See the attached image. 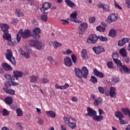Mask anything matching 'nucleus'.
Segmentation results:
<instances>
[{
    "instance_id": "obj_15",
    "label": "nucleus",
    "mask_w": 130,
    "mask_h": 130,
    "mask_svg": "<svg viewBox=\"0 0 130 130\" xmlns=\"http://www.w3.org/2000/svg\"><path fill=\"white\" fill-rule=\"evenodd\" d=\"M74 72L76 74V77H78L79 79H82V78H83V73H82V71L79 69V68H75Z\"/></svg>"
},
{
    "instance_id": "obj_25",
    "label": "nucleus",
    "mask_w": 130,
    "mask_h": 130,
    "mask_svg": "<svg viewBox=\"0 0 130 130\" xmlns=\"http://www.w3.org/2000/svg\"><path fill=\"white\" fill-rule=\"evenodd\" d=\"M120 54L123 57H126L127 56V52H126V50L125 48L121 49L119 50Z\"/></svg>"
},
{
    "instance_id": "obj_5",
    "label": "nucleus",
    "mask_w": 130,
    "mask_h": 130,
    "mask_svg": "<svg viewBox=\"0 0 130 130\" xmlns=\"http://www.w3.org/2000/svg\"><path fill=\"white\" fill-rule=\"evenodd\" d=\"M98 40V36H96L95 34H92L89 36L87 42L88 44H95Z\"/></svg>"
},
{
    "instance_id": "obj_63",
    "label": "nucleus",
    "mask_w": 130,
    "mask_h": 130,
    "mask_svg": "<svg viewBox=\"0 0 130 130\" xmlns=\"http://www.w3.org/2000/svg\"><path fill=\"white\" fill-rule=\"evenodd\" d=\"M126 5L128 9H130V0H126Z\"/></svg>"
},
{
    "instance_id": "obj_45",
    "label": "nucleus",
    "mask_w": 130,
    "mask_h": 130,
    "mask_svg": "<svg viewBox=\"0 0 130 130\" xmlns=\"http://www.w3.org/2000/svg\"><path fill=\"white\" fill-rule=\"evenodd\" d=\"M71 59L73 63H76L77 62V56H75L74 54H72Z\"/></svg>"
},
{
    "instance_id": "obj_3",
    "label": "nucleus",
    "mask_w": 130,
    "mask_h": 130,
    "mask_svg": "<svg viewBox=\"0 0 130 130\" xmlns=\"http://www.w3.org/2000/svg\"><path fill=\"white\" fill-rule=\"evenodd\" d=\"M6 59L9 60L10 62H11L13 66H16V59L15 57L13 56V52L12 50L10 49L7 50V53L5 54Z\"/></svg>"
},
{
    "instance_id": "obj_59",
    "label": "nucleus",
    "mask_w": 130,
    "mask_h": 130,
    "mask_svg": "<svg viewBox=\"0 0 130 130\" xmlns=\"http://www.w3.org/2000/svg\"><path fill=\"white\" fill-rule=\"evenodd\" d=\"M104 6L105 5L103 4L102 3H100L98 5V7L99 8V9H103Z\"/></svg>"
},
{
    "instance_id": "obj_20",
    "label": "nucleus",
    "mask_w": 130,
    "mask_h": 130,
    "mask_svg": "<svg viewBox=\"0 0 130 130\" xmlns=\"http://www.w3.org/2000/svg\"><path fill=\"white\" fill-rule=\"evenodd\" d=\"M3 38L4 40H7V41L9 42L12 39V36L8 32H4L3 35Z\"/></svg>"
},
{
    "instance_id": "obj_30",
    "label": "nucleus",
    "mask_w": 130,
    "mask_h": 130,
    "mask_svg": "<svg viewBox=\"0 0 130 130\" xmlns=\"http://www.w3.org/2000/svg\"><path fill=\"white\" fill-rule=\"evenodd\" d=\"M15 14L16 15L17 17H23L24 13L21 11L20 9H16L15 10Z\"/></svg>"
},
{
    "instance_id": "obj_8",
    "label": "nucleus",
    "mask_w": 130,
    "mask_h": 130,
    "mask_svg": "<svg viewBox=\"0 0 130 130\" xmlns=\"http://www.w3.org/2000/svg\"><path fill=\"white\" fill-rule=\"evenodd\" d=\"M116 20H117V14H112L108 16L106 22L107 24H110V23H112V22H115Z\"/></svg>"
},
{
    "instance_id": "obj_60",
    "label": "nucleus",
    "mask_w": 130,
    "mask_h": 130,
    "mask_svg": "<svg viewBox=\"0 0 130 130\" xmlns=\"http://www.w3.org/2000/svg\"><path fill=\"white\" fill-rule=\"evenodd\" d=\"M61 21H62V25H67V24H69V21L64 19H61Z\"/></svg>"
},
{
    "instance_id": "obj_35",
    "label": "nucleus",
    "mask_w": 130,
    "mask_h": 130,
    "mask_svg": "<svg viewBox=\"0 0 130 130\" xmlns=\"http://www.w3.org/2000/svg\"><path fill=\"white\" fill-rule=\"evenodd\" d=\"M38 77L35 75H32L30 77V81L31 83H36L37 82V79Z\"/></svg>"
},
{
    "instance_id": "obj_24",
    "label": "nucleus",
    "mask_w": 130,
    "mask_h": 130,
    "mask_svg": "<svg viewBox=\"0 0 130 130\" xmlns=\"http://www.w3.org/2000/svg\"><path fill=\"white\" fill-rule=\"evenodd\" d=\"M36 48L38 50H41L44 48V44L42 43L40 41H38V43L37 44V46H36Z\"/></svg>"
},
{
    "instance_id": "obj_17",
    "label": "nucleus",
    "mask_w": 130,
    "mask_h": 130,
    "mask_svg": "<svg viewBox=\"0 0 130 130\" xmlns=\"http://www.w3.org/2000/svg\"><path fill=\"white\" fill-rule=\"evenodd\" d=\"M14 76L16 77V80H19V78L23 77V73L21 71H13Z\"/></svg>"
},
{
    "instance_id": "obj_23",
    "label": "nucleus",
    "mask_w": 130,
    "mask_h": 130,
    "mask_svg": "<svg viewBox=\"0 0 130 130\" xmlns=\"http://www.w3.org/2000/svg\"><path fill=\"white\" fill-rule=\"evenodd\" d=\"M68 87H70V85L66 83L64 86H60L57 84H55L56 89H60V90H64V89H68Z\"/></svg>"
},
{
    "instance_id": "obj_12",
    "label": "nucleus",
    "mask_w": 130,
    "mask_h": 130,
    "mask_svg": "<svg viewBox=\"0 0 130 130\" xmlns=\"http://www.w3.org/2000/svg\"><path fill=\"white\" fill-rule=\"evenodd\" d=\"M110 96L111 98H114V97H116V88H115V87L113 86L110 87Z\"/></svg>"
},
{
    "instance_id": "obj_64",
    "label": "nucleus",
    "mask_w": 130,
    "mask_h": 130,
    "mask_svg": "<svg viewBox=\"0 0 130 130\" xmlns=\"http://www.w3.org/2000/svg\"><path fill=\"white\" fill-rule=\"evenodd\" d=\"M125 62H126V63H129L130 62V59L129 57H127L125 58L124 59Z\"/></svg>"
},
{
    "instance_id": "obj_49",
    "label": "nucleus",
    "mask_w": 130,
    "mask_h": 130,
    "mask_svg": "<svg viewBox=\"0 0 130 130\" xmlns=\"http://www.w3.org/2000/svg\"><path fill=\"white\" fill-rule=\"evenodd\" d=\"M16 112L18 116H22L23 115V111L21 110V109H16Z\"/></svg>"
},
{
    "instance_id": "obj_32",
    "label": "nucleus",
    "mask_w": 130,
    "mask_h": 130,
    "mask_svg": "<svg viewBox=\"0 0 130 130\" xmlns=\"http://www.w3.org/2000/svg\"><path fill=\"white\" fill-rule=\"evenodd\" d=\"M46 114L50 117H52L53 118H54L55 117V113L52 111H49L46 112Z\"/></svg>"
},
{
    "instance_id": "obj_31",
    "label": "nucleus",
    "mask_w": 130,
    "mask_h": 130,
    "mask_svg": "<svg viewBox=\"0 0 130 130\" xmlns=\"http://www.w3.org/2000/svg\"><path fill=\"white\" fill-rule=\"evenodd\" d=\"M115 116L120 119V118H124V116H123V115L122 113L119 111L115 112Z\"/></svg>"
},
{
    "instance_id": "obj_39",
    "label": "nucleus",
    "mask_w": 130,
    "mask_h": 130,
    "mask_svg": "<svg viewBox=\"0 0 130 130\" xmlns=\"http://www.w3.org/2000/svg\"><path fill=\"white\" fill-rule=\"evenodd\" d=\"M90 81L91 82V83H93V84H95V83L98 82V80H97V78L92 76L90 77Z\"/></svg>"
},
{
    "instance_id": "obj_1",
    "label": "nucleus",
    "mask_w": 130,
    "mask_h": 130,
    "mask_svg": "<svg viewBox=\"0 0 130 130\" xmlns=\"http://www.w3.org/2000/svg\"><path fill=\"white\" fill-rule=\"evenodd\" d=\"M24 39H27L31 36V31L29 29H25L23 31V29H21L16 35V39L18 43L21 41V37Z\"/></svg>"
},
{
    "instance_id": "obj_54",
    "label": "nucleus",
    "mask_w": 130,
    "mask_h": 130,
    "mask_svg": "<svg viewBox=\"0 0 130 130\" xmlns=\"http://www.w3.org/2000/svg\"><path fill=\"white\" fill-rule=\"evenodd\" d=\"M18 22H19V20L17 18H14L11 20V24H14V25H16V24H17V23H18Z\"/></svg>"
},
{
    "instance_id": "obj_7",
    "label": "nucleus",
    "mask_w": 130,
    "mask_h": 130,
    "mask_svg": "<svg viewBox=\"0 0 130 130\" xmlns=\"http://www.w3.org/2000/svg\"><path fill=\"white\" fill-rule=\"evenodd\" d=\"M119 72L121 74H126V75H129L130 74V69L127 68L125 65H122L119 67Z\"/></svg>"
},
{
    "instance_id": "obj_58",
    "label": "nucleus",
    "mask_w": 130,
    "mask_h": 130,
    "mask_svg": "<svg viewBox=\"0 0 130 130\" xmlns=\"http://www.w3.org/2000/svg\"><path fill=\"white\" fill-rule=\"evenodd\" d=\"M4 77L6 79V80H8V81H9V80H11V78H12V76L10 75V74H6Z\"/></svg>"
},
{
    "instance_id": "obj_43",
    "label": "nucleus",
    "mask_w": 130,
    "mask_h": 130,
    "mask_svg": "<svg viewBox=\"0 0 130 130\" xmlns=\"http://www.w3.org/2000/svg\"><path fill=\"white\" fill-rule=\"evenodd\" d=\"M61 45H62V44L59 43L57 42H55L54 43L53 47H54V48H55V49H57V48H58V47H60V46H61Z\"/></svg>"
},
{
    "instance_id": "obj_53",
    "label": "nucleus",
    "mask_w": 130,
    "mask_h": 130,
    "mask_svg": "<svg viewBox=\"0 0 130 130\" xmlns=\"http://www.w3.org/2000/svg\"><path fill=\"white\" fill-rule=\"evenodd\" d=\"M3 115H4V116L9 115V111H8V110H7L6 109H3Z\"/></svg>"
},
{
    "instance_id": "obj_36",
    "label": "nucleus",
    "mask_w": 130,
    "mask_h": 130,
    "mask_svg": "<svg viewBox=\"0 0 130 130\" xmlns=\"http://www.w3.org/2000/svg\"><path fill=\"white\" fill-rule=\"evenodd\" d=\"M114 61L115 63L117 64L118 68H120L121 66H122V62H121V61L118 59H114Z\"/></svg>"
},
{
    "instance_id": "obj_22",
    "label": "nucleus",
    "mask_w": 130,
    "mask_h": 130,
    "mask_svg": "<svg viewBox=\"0 0 130 130\" xmlns=\"http://www.w3.org/2000/svg\"><path fill=\"white\" fill-rule=\"evenodd\" d=\"M4 102L7 105H12L13 104V98L12 96H7L5 99Z\"/></svg>"
},
{
    "instance_id": "obj_56",
    "label": "nucleus",
    "mask_w": 130,
    "mask_h": 130,
    "mask_svg": "<svg viewBox=\"0 0 130 130\" xmlns=\"http://www.w3.org/2000/svg\"><path fill=\"white\" fill-rule=\"evenodd\" d=\"M41 81H42V82H43V83H49V79H48L45 77H44V78H42Z\"/></svg>"
},
{
    "instance_id": "obj_28",
    "label": "nucleus",
    "mask_w": 130,
    "mask_h": 130,
    "mask_svg": "<svg viewBox=\"0 0 130 130\" xmlns=\"http://www.w3.org/2000/svg\"><path fill=\"white\" fill-rule=\"evenodd\" d=\"M117 32L116 30H115L114 29L112 28L111 29V30L109 32V36L110 37H115L116 36Z\"/></svg>"
},
{
    "instance_id": "obj_33",
    "label": "nucleus",
    "mask_w": 130,
    "mask_h": 130,
    "mask_svg": "<svg viewBox=\"0 0 130 130\" xmlns=\"http://www.w3.org/2000/svg\"><path fill=\"white\" fill-rule=\"evenodd\" d=\"M68 126L70 128H71V129H75V128L77 127V124H76V122H70L68 124Z\"/></svg>"
},
{
    "instance_id": "obj_52",
    "label": "nucleus",
    "mask_w": 130,
    "mask_h": 130,
    "mask_svg": "<svg viewBox=\"0 0 130 130\" xmlns=\"http://www.w3.org/2000/svg\"><path fill=\"white\" fill-rule=\"evenodd\" d=\"M5 85L6 88H11L12 87V84H11V81L5 82Z\"/></svg>"
},
{
    "instance_id": "obj_29",
    "label": "nucleus",
    "mask_w": 130,
    "mask_h": 130,
    "mask_svg": "<svg viewBox=\"0 0 130 130\" xmlns=\"http://www.w3.org/2000/svg\"><path fill=\"white\" fill-rule=\"evenodd\" d=\"M99 116L100 119L99 120H97V121H101V120H103V118H104V116H102V114H104V111L101 109H99Z\"/></svg>"
},
{
    "instance_id": "obj_13",
    "label": "nucleus",
    "mask_w": 130,
    "mask_h": 130,
    "mask_svg": "<svg viewBox=\"0 0 130 130\" xmlns=\"http://www.w3.org/2000/svg\"><path fill=\"white\" fill-rule=\"evenodd\" d=\"M81 73H82V78H83V79H86L87 77L89 75V70H88L87 67H83L82 68Z\"/></svg>"
},
{
    "instance_id": "obj_37",
    "label": "nucleus",
    "mask_w": 130,
    "mask_h": 130,
    "mask_svg": "<svg viewBox=\"0 0 130 130\" xmlns=\"http://www.w3.org/2000/svg\"><path fill=\"white\" fill-rule=\"evenodd\" d=\"M100 103H102V99H101V98L94 100V104L95 106H98Z\"/></svg>"
},
{
    "instance_id": "obj_47",
    "label": "nucleus",
    "mask_w": 130,
    "mask_h": 130,
    "mask_svg": "<svg viewBox=\"0 0 130 130\" xmlns=\"http://www.w3.org/2000/svg\"><path fill=\"white\" fill-rule=\"evenodd\" d=\"M63 119L66 124H69L71 122V120L69 117H63Z\"/></svg>"
},
{
    "instance_id": "obj_19",
    "label": "nucleus",
    "mask_w": 130,
    "mask_h": 130,
    "mask_svg": "<svg viewBox=\"0 0 130 130\" xmlns=\"http://www.w3.org/2000/svg\"><path fill=\"white\" fill-rule=\"evenodd\" d=\"M127 42H128V38H123L120 41H119L118 45L119 46H123Z\"/></svg>"
},
{
    "instance_id": "obj_2",
    "label": "nucleus",
    "mask_w": 130,
    "mask_h": 130,
    "mask_svg": "<svg viewBox=\"0 0 130 130\" xmlns=\"http://www.w3.org/2000/svg\"><path fill=\"white\" fill-rule=\"evenodd\" d=\"M87 113L85 114V116H89V117H93V120H99L100 117L97 115V113L95 110L92 109L91 108H87Z\"/></svg>"
},
{
    "instance_id": "obj_9",
    "label": "nucleus",
    "mask_w": 130,
    "mask_h": 130,
    "mask_svg": "<svg viewBox=\"0 0 130 130\" xmlns=\"http://www.w3.org/2000/svg\"><path fill=\"white\" fill-rule=\"evenodd\" d=\"M0 28L3 33H8L9 32V29H10V26L6 23H1Z\"/></svg>"
},
{
    "instance_id": "obj_50",
    "label": "nucleus",
    "mask_w": 130,
    "mask_h": 130,
    "mask_svg": "<svg viewBox=\"0 0 130 130\" xmlns=\"http://www.w3.org/2000/svg\"><path fill=\"white\" fill-rule=\"evenodd\" d=\"M103 9L105 12H110V10L109 9V6L108 5H105L103 7Z\"/></svg>"
},
{
    "instance_id": "obj_16",
    "label": "nucleus",
    "mask_w": 130,
    "mask_h": 130,
    "mask_svg": "<svg viewBox=\"0 0 130 130\" xmlns=\"http://www.w3.org/2000/svg\"><path fill=\"white\" fill-rule=\"evenodd\" d=\"M51 7V4H50L49 3L46 2L43 4L42 8H41V12H42L43 10V11L45 12V11H47V10H48V9H50Z\"/></svg>"
},
{
    "instance_id": "obj_44",
    "label": "nucleus",
    "mask_w": 130,
    "mask_h": 130,
    "mask_svg": "<svg viewBox=\"0 0 130 130\" xmlns=\"http://www.w3.org/2000/svg\"><path fill=\"white\" fill-rule=\"evenodd\" d=\"M98 39H99L100 40V41H107V40H108L107 38L103 37L102 36H98Z\"/></svg>"
},
{
    "instance_id": "obj_18",
    "label": "nucleus",
    "mask_w": 130,
    "mask_h": 130,
    "mask_svg": "<svg viewBox=\"0 0 130 130\" xmlns=\"http://www.w3.org/2000/svg\"><path fill=\"white\" fill-rule=\"evenodd\" d=\"M2 67L5 71H12V70H13V68L6 62L2 63Z\"/></svg>"
},
{
    "instance_id": "obj_46",
    "label": "nucleus",
    "mask_w": 130,
    "mask_h": 130,
    "mask_svg": "<svg viewBox=\"0 0 130 130\" xmlns=\"http://www.w3.org/2000/svg\"><path fill=\"white\" fill-rule=\"evenodd\" d=\"M119 81H120L119 77H113L112 79V83H118V82H119Z\"/></svg>"
},
{
    "instance_id": "obj_61",
    "label": "nucleus",
    "mask_w": 130,
    "mask_h": 130,
    "mask_svg": "<svg viewBox=\"0 0 130 130\" xmlns=\"http://www.w3.org/2000/svg\"><path fill=\"white\" fill-rule=\"evenodd\" d=\"M11 83V86H18L19 83L18 82H15L13 81H10Z\"/></svg>"
},
{
    "instance_id": "obj_48",
    "label": "nucleus",
    "mask_w": 130,
    "mask_h": 130,
    "mask_svg": "<svg viewBox=\"0 0 130 130\" xmlns=\"http://www.w3.org/2000/svg\"><path fill=\"white\" fill-rule=\"evenodd\" d=\"M77 16H78V13L75 11L71 14L70 17L72 19H76V18H77Z\"/></svg>"
},
{
    "instance_id": "obj_51",
    "label": "nucleus",
    "mask_w": 130,
    "mask_h": 130,
    "mask_svg": "<svg viewBox=\"0 0 130 130\" xmlns=\"http://www.w3.org/2000/svg\"><path fill=\"white\" fill-rule=\"evenodd\" d=\"M107 66L109 69H114V67H113V63L112 61L108 62Z\"/></svg>"
},
{
    "instance_id": "obj_10",
    "label": "nucleus",
    "mask_w": 130,
    "mask_h": 130,
    "mask_svg": "<svg viewBox=\"0 0 130 130\" xmlns=\"http://www.w3.org/2000/svg\"><path fill=\"white\" fill-rule=\"evenodd\" d=\"M92 50H93L96 54H100L102 52H105V50L101 46L94 47L92 48Z\"/></svg>"
},
{
    "instance_id": "obj_34",
    "label": "nucleus",
    "mask_w": 130,
    "mask_h": 130,
    "mask_svg": "<svg viewBox=\"0 0 130 130\" xmlns=\"http://www.w3.org/2000/svg\"><path fill=\"white\" fill-rule=\"evenodd\" d=\"M8 44L9 45H10L11 46H16V45H17V42H16V40L12 39H11L10 41H9L8 42Z\"/></svg>"
},
{
    "instance_id": "obj_41",
    "label": "nucleus",
    "mask_w": 130,
    "mask_h": 130,
    "mask_svg": "<svg viewBox=\"0 0 130 130\" xmlns=\"http://www.w3.org/2000/svg\"><path fill=\"white\" fill-rule=\"evenodd\" d=\"M96 30L100 32H105V27H103L101 25H99L96 27Z\"/></svg>"
},
{
    "instance_id": "obj_38",
    "label": "nucleus",
    "mask_w": 130,
    "mask_h": 130,
    "mask_svg": "<svg viewBox=\"0 0 130 130\" xmlns=\"http://www.w3.org/2000/svg\"><path fill=\"white\" fill-rule=\"evenodd\" d=\"M41 19L43 22H47V14L44 13L41 16Z\"/></svg>"
},
{
    "instance_id": "obj_26",
    "label": "nucleus",
    "mask_w": 130,
    "mask_h": 130,
    "mask_svg": "<svg viewBox=\"0 0 130 130\" xmlns=\"http://www.w3.org/2000/svg\"><path fill=\"white\" fill-rule=\"evenodd\" d=\"M65 3L70 8H74V7H76V4L71 0H65Z\"/></svg>"
},
{
    "instance_id": "obj_57",
    "label": "nucleus",
    "mask_w": 130,
    "mask_h": 130,
    "mask_svg": "<svg viewBox=\"0 0 130 130\" xmlns=\"http://www.w3.org/2000/svg\"><path fill=\"white\" fill-rule=\"evenodd\" d=\"M118 57V53L115 52L113 54V59L114 60V59H117Z\"/></svg>"
},
{
    "instance_id": "obj_55",
    "label": "nucleus",
    "mask_w": 130,
    "mask_h": 130,
    "mask_svg": "<svg viewBox=\"0 0 130 130\" xmlns=\"http://www.w3.org/2000/svg\"><path fill=\"white\" fill-rule=\"evenodd\" d=\"M98 90L100 93H101V94H104V88L102 86L99 87Z\"/></svg>"
},
{
    "instance_id": "obj_14",
    "label": "nucleus",
    "mask_w": 130,
    "mask_h": 130,
    "mask_svg": "<svg viewBox=\"0 0 130 130\" xmlns=\"http://www.w3.org/2000/svg\"><path fill=\"white\" fill-rule=\"evenodd\" d=\"M93 74L94 76L98 77V78H100L101 79L104 78V74L103 73L99 72L98 70H97V69L93 70Z\"/></svg>"
},
{
    "instance_id": "obj_40",
    "label": "nucleus",
    "mask_w": 130,
    "mask_h": 130,
    "mask_svg": "<svg viewBox=\"0 0 130 130\" xmlns=\"http://www.w3.org/2000/svg\"><path fill=\"white\" fill-rule=\"evenodd\" d=\"M38 41H39L31 40L30 41V43L29 44L32 47H36Z\"/></svg>"
},
{
    "instance_id": "obj_42",
    "label": "nucleus",
    "mask_w": 130,
    "mask_h": 130,
    "mask_svg": "<svg viewBox=\"0 0 130 130\" xmlns=\"http://www.w3.org/2000/svg\"><path fill=\"white\" fill-rule=\"evenodd\" d=\"M73 52L71 49H67L66 51H62V53L63 54H65L66 55H69V54H71Z\"/></svg>"
},
{
    "instance_id": "obj_11",
    "label": "nucleus",
    "mask_w": 130,
    "mask_h": 130,
    "mask_svg": "<svg viewBox=\"0 0 130 130\" xmlns=\"http://www.w3.org/2000/svg\"><path fill=\"white\" fill-rule=\"evenodd\" d=\"M64 64L68 67H71L73 66V62L70 57H66L64 59Z\"/></svg>"
},
{
    "instance_id": "obj_27",
    "label": "nucleus",
    "mask_w": 130,
    "mask_h": 130,
    "mask_svg": "<svg viewBox=\"0 0 130 130\" xmlns=\"http://www.w3.org/2000/svg\"><path fill=\"white\" fill-rule=\"evenodd\" d=\"M81 55L83 59H87V58H88L87 50L83 49L81 52Z\"/></svg>"
},
{
    "instance_id": "obj_21",
    "label": "nucleus",
    "mask_w": 130,
    "mask_h": 130,
    "mask_svg": "<svg viewBox=\"0 0 130 130\" xmlns=\"http://www.w3.org/2000/svg\"><path fill=\"white\" fill-rule=\"evenodd\" d=\"M3 90L6 94H9V95H15V93H16V91L14 89H8L4 87Z\"/></svg>"
},
{
    "instance_id": "obj_6",
    "label": "nucleus",
    "mask_w": 130,
    "mask_h": 130,
    "mask_svg": "<svg viewBox=\"0 0 130 130\" xmlns=\"http://www.w3.org/2000/svg\"><path fill=\"white\" fill-rule=\"evenodd\" d=\"M41 33V29L40 28L36 27L33 30V34H32V37L34 38V39H36V40H37L38 39H40V34Z\"/></svg>"
},
{
    "instance_id": "obj_4",
    "label": "nucleus",
    "mask_w": 130,
    "mask_h": 130,
    "mask_svg": "<svg viewBox=\"0 0 130 130\" xmlns=\"http://www.w3.org/2000/svg\"><path fill=\"white\" fill-rule=\"evenodd\" d=\"M88 28V24L86 22L81 23L79 26V32L80 37H83V34H85L86 29Z\"/></svg>"
},
{
    "instance_id": "obj_62",
    "label": "nucleus",
    "mask_w": 130,
    "mask_h": 130,
    "mask_svg": "<svg viewBox=\"0 0 130 130\" xmlns=\"http://www.w3.org/2000/svg\"><path fill=\"white\" fill-rule=\"evenodd\" d=\"M95 17H90L89 19V23H94L95 22Z\"/></svg>"
}]
</instances>
